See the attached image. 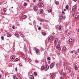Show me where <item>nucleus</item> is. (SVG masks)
Returning a JSON list of instances; mask_svg holds the SVG:
<instances>
[{
    "label": "nucleus",
    "instance_id": "obj_40",
    "mask_svg": "<svg viewBox=\"0 0 79 79\" xmlns=\"http://www.w3.org/2000/svg\"><path fill=\"white\" fill-rule=\"evenodd\" d=\"M61 29V26H59V29Z\"/></svg>",
    "mask_w": 79,
    "mask_h": 79
},
{
    "label": "nucleus",
    "instance_id": "obj_19",
    "mask_svg": "<svg viewBox=\"0 0 79 79\" xmlns=\"http://www.w3.org/2000/svg\"><path fill=\"white\" fill-rule=\"evenodd\" d=\"M45 68L46 69H48L49 68V66L48 65H46Z\"/></svg>",
    "mask_w": 79,
    "mask_h": 79
},
{
    "label": "nucleus",
    "instance_id": "obj_63",
    "mask_svg": "<svg viewBox=\"0 0 79 79\" xmlns=\"http://www.w3.org/2000/svg\"><path fill=\"white\" fill-rule=\"evenodd\" d=\"M42 24V23H40V24L41 25V24Z\"/></svg>",
    "mask_w": 79,
    "mask_h": 79
},
{
    "label": "nucleus",
    "instance_id": "obj_24",
    "mask_svg": "<svg viewBox=\"0 0 79 79\" xmlns=\"http://www.w3.org/2000/svg\"><path fill=\"white\" fill-rule=\"evenodd\" d=\"M68 8H69V6H68V5H67L66 6V7H65L66 9L67 10H68Z\"/></svg>",
    "mask_w": 79,
    "mask_h": 79
},
{
    "label": "nucleus",
    "instance_id": "obj_20",
    "mask_svg": "<svg viewBox=\"0 0 79 79\" xmlns=\"http://www.w3.org/2000/svg\"><path fill=\"white\" fill-rule=\"evenodd\" d=\"M3 10V12L4 13H5V12L6 11V9L5 8H4Z\"/></svg>",
    "mask_w": 79,
    "mask_h": 79
},
{
    "label": "nucleus",
    "instance_id": "obj_48",
    "mask_svg": "<svg viewBox=\"0 0 79 79\" xmlns=\"http://www.w3.org/2000/svg\"><path fill=\"white\" fill-rule=\"evenodd\" d=\"M75 68H77V65H76V64H75Z\"/></svg>",
    "mask_w": 79,
    "mask_h": 79
},
{
    "label": "nucleus",
    "instance_id": "obj_59",
    "mask_svg": "<svg viewBox=\"0 0 79 79\" xmlns=\"http://www.w3.org/2000/svg\"><path fill=\"white\" fill-rule=\"evenodd\" d=\"M78 19H79V15H78Z\"/></svg>",
    "mask_w": 79,
    "mask_h": 79
},
{
    "label": "nucleus",
    "instance_id": "obj_1",
    "mask_svg": "<svg viewBox=\"0 0 79 79\" xmlns=\"http://www.w3.org/2000/svg\"><path fill=\"white\" fill-rule=\"evenodd\" d=\"M50 79H52V78H53V79H54L55 77V75H54V73H51L49 75Z\"/></svg>",
    "mask_w": 79,
    "mask_h": 79
},
{
    "label": "nucleus",
    "instance_id": "obj_28",
    "mask_svg": "<svg viewBox=\"0 0 79 79\" xmlns=\"http://www.w3.org/2000/svg\"><path fill=\"white\" fill-rule=\"evenodd\" d=\"M52 9H49L48 10V13H50L51 12H52Z\"/></svg>",
    "mask_w": 79,
    "mask_h": 79
},
{
    "label": "nucleus",
    "instance_id": "obj_2",
    "mask_svg": "<svg viewBox=\"0 0 79 79\" xmlns=\"http://www.w3.org/2000/svg\"><path fill=\"white\" fill-rule=\"evenodd\" d=\"M48 40L49 41V42H52L53 40V38L52 36L49 37L48 38Z\"/></svg>",
    "mask_w": 79,
    "mask_h": 79
},
{
    "label": "nucleus",
    "instance_id": "obj_13",
    "mask_svg": "<svg viewBox=\"0 0 79 79\" xmlns=\"http://www.w3.org/2000/svg\"><path fill=\"white\" fill-rule=\"evenodd\" d=\"M35 11H37L38 10V7L36 6H35Z\"/></svg>",
    "mask_w": 79,
    "mask_h": 79
},
{
    "label": "nucleus",
    "instance_id": "obj_39",
    "mask_svg": "<svg viewBox=\"0 0 79 79\" xmlns=\"http://www.w3.org/2000/svg\"><path fill=\"white\" fill-rule=\"evenodd\" d=\"M15 60H16V61H18V60H19L18 58H16L15 59Z\"/></svg>",
    "mask_w": 79,
    "mask_h": 79
},
{
    "label": "nucleus",
    "instance_id": "obj_58",
    "mask_svg": "<svg viewBox=\"0 0 79 79\" xmlns=\"http://www.w3.org/2000/svg\"><path fill=\"white\" fill-rule=\"evenodd\" d=\"M63 76H64V73L63 74Z\"/></svg>",
    "mask_w": 79,
    "mask_h": 79
},
{
    "label": "nucleus",
    "instance_id": "obj_37",
    "mask_svg": "<svg viewBox=\"0 0 79 79\" xmlns=\"http://www.w3.org/2000/svg\"><path fill=\"white\" fill-rule=\"evenodd\" d=\"M62 14L63 15H65V13H64V11H62Z\"/></svg>",
    "mask_w": 79,
    "mask_h": 79
},
{
    "label": "nucleus",
    "instance_id": "obj_11",
    "mask_svg": "<svg viewBox=\"0 0 79 79\" xmlns=\"http://www.w3.org/2000/svg\"><path fill=\"white\" fill-rule=\"evenodd\" d=\"M72 41V39L71 38H70L69 39V41H68V44H69L70 42H71Z\"/></svg>",
    "mask_w": 79,
    "mask_h": 79
},
{
    "label": "nucleus",
    "instance_id": "obj_42",
    "mask_svg": "<svg viewBox=\"0 0 79 79\" xmlns=\"http://www.w3.org/2000/svg\"><path fill=\"white\" fill-rule=\"evenodd\" d=\"M60 74H62V72L61 71H60Z\"/></svg>",
    "mask_w": 79,
    "mask_h": 79
},
{
    "label": "nucleus",
    "instance_id": "obj_29",
    "mask_svg": "<svg viewBox=\"0 0 79 79\" xmlns=\"http://www.w3.org/2000/svg\"><path fill=\"white\" fill-rule=\"evenodd\" d=\"M55 3L56 5H58L59 4V2H55Z\"/></svg>",
    "mask_w": 79,
    "mask_h": 79
},
{
    "label": "nucleus",
    "instance_id": "obj_52",
    "mask_svg": "<svg viewBox=\"0 0 79 79\" xmlns=\"http://www.w3.org/2000/svg\"><path fill=\"white\" fill-rule=\"evenodd\" d=\"M73 1L75 2H77V0H73Z\"/></svg>",
    "mask_w": 79,
    "mask_h": 79
},
{
    "label": "nucleus",
    "instance_id": "obj_17",
    "mask_svg": "<svg viewBox=\"0 0 79 79\" xmlns=\"http://www.w3.org/2000/svg\"><path fill=\"white\" fill-rule=\"evenodd\" d=\"M38 6H44V4H43V3L39 4H38Z\"/></svg>",
    "mask_w": 79,
    "mask_h": 79
},
{
    "label": "nucleus",
    "instance_id": "obj_31",
    "mask_svg": "<svg viewBox=\"0 0 79 79\" xmlns=\"http://www.w3.org/2000/svg\"><path fill=\"white\" fill-rule=\"evenodd\" d=\"M78 15H75V17L76 18H78Z\"/></svg>",
    "mask_w": 79,
    "mask_h": 79
},
{
    "label": "nucleus",
    "instance_id": "obj_8",
    "mask_svg": "<svg viewBox=\"0 0 79 79\" xmlns=\"http://www.w3.org/2000/svg\"><path fill=\"white\" fill-rule=\"evenodd\" d=\"M56 49L58 50V49H59V48H60V45H59V44H58L56 46Z\"/></svg>",
    "mask_w": 79,
    "mask_h": 79
},
{
    "label": "nucleus",
    "instance_id": "obj_34",
    "mask_svg": "<svg viewBox=\"0 0 79 79\" xmlns=\"http://www.w3.org/2000/svg\"><path fill=\"white\" fill-rule=\"evenodd\" d=\"M44 12V10L43 9H41L40 12L43 13Z\"/></svg>",
    "mask_w": 79,
    "mask_h": 79
},
{
    "label": "nucleus",
    "instance_id": "obj_21",
    "mask_svg": "<svg viewBox=\"0 0 79 79\" xmlns=\"http://www.w3.org/2000/svg\"><path fill=\"white\" fill-rule=\"evenodd\" d=\"M67 72H68V73H71V70L68 69L67 71Z\"/></svg>",
    "mask_w": 79,
    "mask_h": 79
},
{
    "label": "nucleus",
    "instance_id": "obj_57",
    "mask_svg": "<svg viewBox=\"0 0 79 79\" xmlns=\"http://www.w3.org/2000/svg\"><path fill=\"white\" fill-rule=\"evenodd\" d=\"M60 79H64V78L63 77H62L60 78Z\"/></svg>",
    "mask_w": 79,
    "mask_h": 79
},
{
    "label": "nucleus",
    "instance_id": "obj_18",
    "mask_svg": "<svg viewBox=\"0 0 79 79\" xmlns=\"http://www.w3.org/2000/svg\"><path fill=\"white\" fill-rule=\"evenodd\" d=\"M42 34L44 36L46 35V33L45 32H43L42 33Z\"/></svg>",
    "mask_w": 79,
    "mask_h": 79
},
{
    "label": "nucleus",
    "instance_id": "obj_61",
    "mask_svg": "<svg viewBox=\"0 0 79 79\" xmlns=\"http://www.w3.org/2000/svg\"><path fill=\"white\" fill-rule=\"evenodd\" d=\"M64 11H66V9H64Z\"/></svg>",
    "mask_w": 79,
    "mask_h": 79
},
{
    "label": "nucleus",
    "instance_id": "obj_38",
    "mask_svg": "<svg viewBox=\"0 0 79 79\" xmlns=\"http://www.w3.org/2000/svg\"><path fill=\"white\" fill-rule=\"evenodd\" d=\"M62 18H63V19H65V18H66V16H63Z\"/></svg>",
    "mask_w": 79,
    "mask_h": 79
},
{
    "label": "nucleus",
    "instance_id": "obj_22",
    "mask_svg": "<svg viewBox=\"0 0 79 79\" xmlns=\"http://www.w3.org/2000/svg\"><path fill=\"white\" fill-rule=\"evenodd\" d=\"M39 51H40V50L39 49H37L36 51V53H38L39 52Z\"/></svg>",
    "mask_w": 79,
    "mask_h": 79
},
{
    "label": "nucleus",
    "instance_id": "obj_55",
    "mask_svg": "<svg viewBox=\"0 0 79 79\" xmlns=\"http://www.w3.org/2000/svg\"><path fill=\"white\" fill-rule=\"evenodd\" d=\"M34 48H35V50H37V48H36L35 47Z\"/></svg>",
    "mask_w": 79,
    "mask_h": 79
},
{
    "label": "nucleus",
    "instance_id": "obj_26",
    "mask_svg": "<svg viewBox=\"0 0 79 79\" xmlns=\"http://www.w3.org/2000/svg\"><path fill=\"white\" fill-rule=\"evenodd\" d=\"M7 36L8 37H10V33H7Z\"/></svg>",
    "mask_w": 79,
    "mask_h": 79
},
{
    "label": "nucleus",
    "instance_id": "obj_33",
    "mask_svg": "<svg viewBox=\"0 0 79 79\" xmlns=\"http://www.w3.org/2000/svg\"><path fill=\"white\" fill-rule=\"evenodd\" d=\"M1 39H2V40H3L4 39V36H2L1 37Z\"/></svg>",
    "mask_w": 79,
    "mask_h": 79
},
{
    "label": "nucleus",
    "instance_id": "obj_51",
    "mask_svg": "<svg viewBox=\"0 0 79 79\" xmlns=\"http://www.w3.org/2000/svg\"><path fill=\"white\" fill-rule=\"evenodd\" d=\"M15 71H17V67H16L15 69Z\"/></svg>",
    "mask_w": 79,
    "mask_h": 79
},
{
    "label": "nucleus",
    "instance_id": "obj_9",
    "mask_svg": "<svg viewBox=\"0 0 79 79\" xmlns=\"http://www.w3.org/2000/svg\"><path fill=\"white\" fill-rule=\"evenodd\" d=\"M33 25L34 26H36V24H37V23H36V21L35 20L33 21Z\"/></svg>",
    "mask_w": 79,
    "mask_h": 79
},
{
    "label": "nucleus",
    "instance_id": "obj_43",
    "mask_svg": "<svg viewBox=\"0 0 79 79\" xmlns=\"http://www.w3.org/2000/svg\"><path fill=\"white\" fill-rule=\"evenodd\" d=\"M35 62L36 63H38V61L37 60H35Z\"/></svg>",
    "mask_w": 79,
    "mask_h": 79
},
{
    "label": "nucleus",
    "instance_id": "obj_56",
    "mask_svg": "<svg viewBox=\"0 0 79 79\" xmlns=\"http://www.w3.org/2000/svg\"><path fill=\"white\" fill-rule=\"evenodd\" d=\"M21 54L22 55H24V53H23V52H22Z\"/></svg>",
    "mask_w": 79,
    "mask_h": 79
},
{
    "label": "nucleus",
    "instance_id": "obj_25",
    "mask_svg": "<svg viewBox=\"0 0 79 79\" xmlns=\"http://www.w3.org/2000/svg\"><path fill=\"white\" fill-rule=\"evenodd\" d=\"M20 35L21 37H24V35L23 34H20Z\"/></svg>",
    "mask_w": 79,
    "mask_h": 79
},
{
    "label": "nucleus",
    "instance_id": "obj_30",
    "mask_svg": "<svg viewBox=\"0 0 79 79\" xmlns=\"http://www.w3.org/2000/svg\"><path fill=\"white\" fill-rule=\"evenodd\" d=\"M34 74L35 76H37V73H36V72H35L34 73Z\"/></svg>",
    "mask_w": 79,
    "mask_h": 79
},
{
    "label": "nucleus",
    "instance_id": "obj_41",
    "mask_svg": "<svg viewBox=\"0 0 79 79\" xmlns=\"http://www.w3.org/2000/svg\"><path fill=\"white\" fill-rule=\"evenodd\" d=\"M27 59H28V61H30V60H31L30 59H29V58H28V57H27Z\"/></svg>",
    "mask_w": 79,
    "mask_h": 79
},
{
    "label": "nucleus",
    "instance_id": "obj_5",
    "mask_svg": "<svg viewBox=\"0 0 79 79\" xmlns=\"http://www.w3.org/2000/svg\"><path fill=\"white\" fill-rule=\"evenodd\" d=\"M15 57L13 56H12L10 57V59L12 61H13V60H15Z\"/></svg>",
    "mask_w": 79,
    "mask_h": 79
},
{
    "label": "nucleus",
    "instance_id": "obj_16",
    "mask_svg": "<svg viewBox=\"0 0 79 79\" xmlns=\"http://www.w3.org/2000/svg\"><path fill=\"white\" fill-rule=\"evenodd\" d=\"M30 78L31 79H34V77L32 75H30Z\"/></svg>",
    "mask_w": 79,
    "mask_h": 79
},
{
    "label": "nucleus",
    "instance_id": "obj_27",
    "mask_svg": "<svg viewBox=\"0 0 79 79\" xmlns=\"http://www.w3.org/2000/svg\"><path fill=\"white\" fill-rule=\"evenodd\" d=\"M59 66H60V65H59V64H56V67L57 68V67H59Z\"/></svg>",
    "mask_w": 79,
    "mask_h": 79
},
{
    "label": "nucleus",
    "instance_id": "obj_15",
    "mask_svg": "<svg viewBox=\"0 0 79 79\" xmlns=\"http://www.w3.org/2000/svg\"><path fill=\"white\" fill-rule=\"evenodd\" d=\"M13 77L14 79H18V77H16L15 75H14L13 76Z\"/></svg>",
    "mask_w": 79,
    "mask_h": 79
},
{
    "label": "nucleus",
    "instance_id": "obj_35",
    "mask_svg": "<svg viewBox=\"0 0 79 79\" xmlns=\"http://www.w3.org/2000/svg\"><path fill=\"white\" fill-rule=\"evenodd\" d=\"M65 32H68V29H65Z\"/></svg>",
    "mask_w": 79,
    "mask_h": 79
},
{
    "label": "nucleus",
    "instance_id": "obj_14",
    "mask_svg": "<svg viewBox=\"0 0 79 79\" xmlns=\"http://www.w3.org/2000/svg\"><path fill=\"white\" fill-rule=\"evenodd\" d=\"M58 40V39L57 38L55 39L54 41V44H56V41Z\"/></svg>",
    "mask_w": 79,
    "mask_h": 79
},
{
    "label": "nucleus",
    "instance_id": "obj_3",
    "mask_svg": "<svg viewBox=\"0 0 79 79\" xmlns=\"http://www.w3.org/2000/svg\"><path fill=\"white\" fill-rule=\"evenodd\" d=\"M45 69V66H42L40 70L41 71H42Z\"/></svg>",
    "mask_w": 79,
    "mask_h": 79
},
{
    "label": "nucleus",
    "instance_id": "obj_53",
    "mask_svg": "<svg viewBox=\"0 0 79 79\" xmlns=\"http://www.w3.org/2000/svg\"><path fill=\"white\" fill-rule=\"evenodd\" d=\"M48 64H50V61H49L48 63Z\"/></svg>",
    "mask_w": 79,
    "mask_h": 79
},
{
    "label": "nucleus",
    "instance_id": "obj_45",
    "mask_svg": "<svg viewBox=\"0 0 79 79\" xmlns=\"http://www.w3.org/2000/svg\"><path fill=\"white\" fill-rule=\"evenodd\" d=\"M75 69L76 71H77V67H75Z\"/></svg>",
    "mask_w": 79,
    "mask_h": 79
},
{
    "label": "nucleus",
    "instance_id": "obj_32",
    "mask_svg": "<svg viewBox=\"0 0 79 79\" xmlns=\"http://www.w3.org/2000/svg\"><path fill=\"white\" fill-rule=\"evenodd\" d=\"M27 5V4L26 3H24V6H26Z\"/></svg>",
    "mask_w": 79,
    "mask_h": 79
},
{
    "label": "nucleus",
    "instance_id": "obj_23",
    "mask_svg": "<svg viewBox=\"0 0 79 79\" xmlns=\"http://www.w3.org/2000/svg\"><path fill=\"white\" fill-rule=\"evenodd\" d=\"M63 16L62 15H60V19H62L63 18Z\"/></svg>",
    "mask_w": 79,
    "mask_h": 79
},
{
    "label": "nucleus",
    "instance_id": "obj_54",
    "mask_svg": "<svg viewBox=\"0 0 79 79\" xmlns=\"http://www.w3.org/2000/svg\"><path fill=\"white\" fill-rule=\"evenodd\" d=\"M36 0H33V2H35Z\"/></svg>",
    "mask_w": 79,
    "mask_h": 79
},
{
    "label": "nucleus",
    "instance_id": "obj_62",
    "mask_svg": "<svg viewBox=\"0 0 79 79\" xmlns=\"http://www.w3.org/2000/svg\"><path fill=\"white\" fill-rule=\"evenodd\" d=\"M63 65H64V66H65V65H64V63H63Z\"/></svg>",
    "mask_w": 79,
    "mask_h": 79
},
{
    "label": "nucleus",
    "instance_id": "obj_10",
    "mask_svg": "<svg viewBox=\"0 0 79 79\" xmlns=\"http://www.w3.org/2000/svg\"><path fill=\"white\" fill-rule=\"evenodd\" d=\"M15 36L16 37H18V38H19V34H16L15 35Z\"/></svg>",
    "mask_w": 79,
    "mask_h": 79
},
{
    "label": "nucleus",
    "instance_id": "obj_46",
    "mask_svg": "<svg viewBox=\"0 0 79 79\" xmlns=\"http://www.w3.org/2000/svg\"><path fill=\"white\" fill-rule=\"evenodd\" d=\"M12 28H13V29H15V27L14 26H13Z\"/></svg>",
    "mask_w": 79,
    "mask_h": 79
},
{
    "label": "nucleus",
    "instance_id": "obj_64",
    "mask_svg": "<svg viewBox=\"0 0 79 79\" xmlns=\"http://www.w3.org/2000/svg\"><path fill=\"white\" fill-rule=\"evenodd\" d=\"M78 32H79V29L78 30Z\"/></svg>",
    "mask_w": 79,
    "mask_h": 79
},
{
    "label": "nucleus",
    "instance_id": "obj_50",
    "mask_svg": "<svg viewBox=\"0 0 79 79\" xmlns=\"http://www.w3.org/2000/svg\"><path fill=\"white\" fill-rule=\"evenodd\" d=\"M71 53H73V51H71L70 52Z\"/></svg>",
    "mask_w": 79,
    "mask_h": 79
},
{
    "label": "nucleus",
    "instance_id": "obj_49",
    "mask_svg": "<svg viewBox=\"0 0 79 79\" xmlns=\"http://www.w3.org/2000/svg\"><path fill=\"white\" fill-rule=\"evenodd\" d=\"M38 29H39V30H40V29H41V27H39V28H38Z\"/></svg>",
    "mask_w": 79,
    "mask_h": 79
},
{
    "label": "nucleus",
    "instance_id": "obj_60",
    "mask_svg": "<svg viewBox=\"0 0 79 79\" xmlns=\"http://www.w3.org/2000/svg\"><path fill=\"white\" fill-rule=\"evenodd\" d=\"M68 68V67H66V69H67Z\"/></svg>",
    "mask_w": 79,
    "mask_h": 79
},
{
    "label": "nucleus",
    "instance_id": "obj_44",
    "mask_svg": "<svg viewBox=\"0 0 79 79\" xmlns=\"http://www.w3.org/2000/svg\"><path fill=\"white\" fill-rule=\"evenodd\" d=\"M62 39H65V38L63 36L62 37Z\"/></svg>",
    "mask_w": 79,
    "mask_h": 79
},
{
    "label": "nucleus",
    "instance_id": "obj_6",
    "mask_svg": "<svg viewBox=\"0 0 79 79\" xmlns=\"http://www.w3.org/2000/svg\"><path fill=\"white\" fill-rule=\"evenodd\" d=\"M54 67V66L53 65V63H52L49 66L50 68H53Z\"/></svg>",
    "mask_w": 79,
    "mask_h": 79
},
{
    "label": "nucleus",
    "instance_id": "obj_7",
    "mask_svg": "<svg viewBox=\"0 0 79 79\" xmlns=\"http://www.w3.org/2000/svg\"><path fill=\"white\" fill-rule=\"evenodd\" d=\"M76 7V6L75 5V6H73L72 8V11H74V10H75Z\"/></svg>",
    "mask_w": 79,
    "mask_h": 79
},
{
    "label": "nucleus",
    "instance_id": "obj_36",
    "mask_svg": "<svg viewBox=\"0 0 79 79\" xmlns=\"http://www.w3.org/2000/svg\"><path fill=\"white\" fill-rule=\"evenodd\" d=\"M47 59L48 60H50V57H48L47 58Z\"/></svg>",
    "mask_w": 79,
    "mask_h": 79
},
{
    "label": "nucleus",
    "instance_id": "obj_47",
    "mask_svg": "<svg viewBox=\"0 0 79 79\" xmlns=\"http://www.w3.org/2000/svg\"><path fill=\"white\" fill-rule=\"evenodd\" d=\"M19 66H22V64H19Z\"/></svg>",
    "mask_w": 79,
    "mask_h": 79
},
{
    "label": "nucleus",
    "instance_id": "obj_4",
    "mask_svg": "<svg viewBox=\"0 0 79 79\" xmlns=\"http://www.w3.org/2000/svg\"><path fill=\"white\" fill-rule=\"evenodd\" d=\"M62 51L63 52H64L65 51V50H66V47L65 46H63L62 47Z\"/></svg>",
    "mask_w": 79,
    "mask_h": 79
},
{
    "label": "nucleus",
    "instance_id": "obj_12",
    "mask_svg": "<svg viewBox=\"0 0 79 79\" xmlns=\"http://www.w3.org/2000/svg\"><path fill=\"white\" fill-rule=\"evenodd\" d=\"M27 18V16L26 15H24L22 17V18L23 19H25V18Z\"/></svg>",
    "mask_w": 79,
    "mask_h": 79
}]
</instances>
